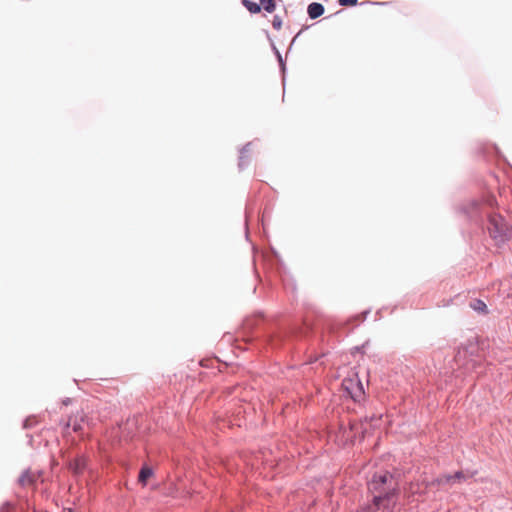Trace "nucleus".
Segmentation results:
<instances>
[{
	"mask_svg": "<svg viewBox=\"0 0 512 512\" xmlns=\"http://www.w3.org/2000/svg\"><path fill=\"white\" fill-rule=\"evenodd\" d=\"M373 503L359 512H392L398 498V480L389 472L375 474L368 484Z\"/></svg>",
	"mask_w": 512,
	"mask_h": 512,
	"instance_id": "obj_1",
	"label": "nucleus"
},
{
	"mask_svg": "<svg viewBox=\"0 0 512 512\" xmlns=\"http://www.w3.org/2000/svg\"><path fill=\"white\" fill-rule=\"evenodd\" d=\"M488 231L494 240L502 242L508 236L510 229L501 215L490 214L488 219Z\"/></svg>",
	"mask_w": 512,
	"mask_h": 512,
	"instance_id": "obj_2",
	"label": "nucleus"
},
{
	"mask_svg": "<svg viewBox=\"0 0 512 512\" xmlns=\"http://www.w3.org/2000/svg\"><path fill=\"white\" fill-rule=\"evenodd\" d=\"M474 473H464L463 471H457L454 474H443L431 481V486L444 487L451 486L455 483L465 481L467 478L472 477Z\"/></svg>",
	"mask_w": 512,
	"mask_h": 512,
	"instance_id": "obj_3",
	"label": "nucleus"
},
{
	"mask_svg": "<svg viewBox=\"0 0 512 512\" xmlns=\"http://www.w3.org/2000/svg\"><path fill=\"white\" fill-rule=\"evenodd\" d=\"M342 388L354 401H360L364 396V387L357 377L345 378Z\"/></svg>",
	"mask_w": 512,
	"mask_h": 512,
	"instance_id": "obj_4",
	"label": "nucleus"
},
{
	"mask_svg": "<svg viewBox=\"0 0 512 512\" xmlns=\"http://www.w3.org/2000/svg\"><path fill=\"white\" fill-rule=\"evenodd\" d=\"M87 422L86 415L83 411H77L76 414L69 417L66 427H72L76 433L84 430V424Z\"/></svg>",
	"mask_w": 512,
	"mask_h": 512,
	"instance_id": "obj_5",
	"label": "nucleus"
},
{
	"mask_svg": "<svg viewBox=\"0 0 512 512\" xmlns=\"http://www.w3.org/2000/svg\"><path fill=\"white\" fill-rule=\"evenodd\" d=\"M38 475L31 470H25L18 479V483L22 487H32L36 482Z\"/></svg>",
	"mask_w": 512,
	"mask_h": 512,
	"instance_id": "obj_6",
	"label": "nucleus"
},
{
	"mask_svg": "<svg viewBox=\"0 0 512 512\" xmlns=\"http://www.w3.org/2000/svg\"><path fill=\"white\" fill-rule=\"evenodd\" d=\"M86 467V460L84 457H77L73 461L70 462L69 468L75 474H80L84 471Z\"/></svg>",
	"mask_w": 512,
	"mask_h": 512,
	"instance_id": "obj_7",
	"label": "nucleus"
},
{
	"mask_svg": "<svg viewBox=\"0 0 512 512\" xmlns=\"http://www.w3.org/2000/svg\"><path fill=\"white\" fill-rule=\"evenodd\" d=\"M308 15L311 19H316L324 13V7L320 3H311L307 9Z\"/></svg>",
	"mask_w": 512,
	"mask_h": 512,
	"instance_id": "obj_8",
	"label": "nucleus"
},
{
	"mask_svg": "<svg viewBox=\"0 0 512 512\" xmlns=\"http://www.w3.org/2000/svg\"><path fill=\"white\" fill-rule=\"evenodd\" d=\"M241 3L251 14H258L263 9L260 4L251 0H241Z\"/></svg>",
	"mask_w": 512,
	"mask_h": 512,
	"instance_id": "obj_9",
	"label": "nucleus"
},
{
	"mask_svg": "<svg viewBox=\"0 0 512 512\" xmlns=\"http://www.w3.org/2000/svg\"><path fill=\"white\" fill-rule=\"evenodd\" d=\"M470 307L477 311L478 313H482V314H487L488 313V309H487V305L480 299H474L471 303H470Z\"/></svg>",
	"mask_w": 512,
	"mask_h": 512,
	"instance_id": "obj_10",
	"label": "nucleus"
},
{
	"mask_svg": "<svg viewBox=\"0 0 512 512\" xmlns=\"http://www.w3.org/2000/svg\"><path fill=\"white\" fill-rule=\"evenodd\" d=\"M153 475L152 469L149 467H143L139 473L138 480L143 485H146L147 480Z\"/></svg>",
	"mask_w": 512,
	"mask_h": 512,
	"instance_id": "obj_11",
	"label": "nucleus"
},
{
	"mask_svg": "<svg viewBox=\"0 0 512 512\" xmlns=\"http://www.w3.org/2000/svg\"><path fill=\"white\" fill-rule=\"evenodd\" d=\"M259 2L267 13H273L276 10V0H259Z\"/></svg>",
	"mask_w": 512,
	"mask_h": 512,
	"instance_id": "obj_12",
	"label": "nucleus"
},
{
	"mask_svg": "<svg viewBox=\"0 0 512 512\" xmlns=\"http://www.w3.org/2000/svg\"><path fill=\"white\" fill-rule=\"evenodd\" d=\"M272 26L277 31H279L282 28V18L279 15H275L273 17Z\"/></svg>",
	"mask_w": 512,
	"mask_h": 512,
	"instance_id": "obj_13",
	"label": "nucleus"
},
{
	"mask_svg": "<svg viewBox=\"0 0 512 512\" xmlns=\"http://www.w3.org/2000/svg\"><path fill=\"white\" fill-rule=\"evenodd\" d=\"M341 6H355L358 3V0H338Z\"/></svg>",
	"mask_w": 512,
	"mask_h": 512,
	"instance_id": "obj_14",
	"label": "nucleus"
},
{
	"mask_svg": "<svg viewBox=\"0 0 512 512\" xmlns=\"http://www.w3.org/2000/svg\"><path fill=\"white\" fill-rule=\"evenodd\" d=\"M494 202H495V200H494L492 197H491V198H489V200H488V204H489V205H491V206H492V205L494 204Z\"/></svg>",
	"mask_w": 512,
	"mask_h": 512,
	"instance_id": "obj_15",
	"label": "nucleus"
}]
</instances>
